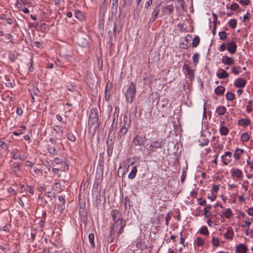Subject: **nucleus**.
<instances>
[{"label": "nucleus", "mask_w": 253, "mask_h": 253, "mask_svg": "<svg viewBox=\"0 0 253 253\" xmlns=\"http://www.w3.org/2000/svg\"><path fill=\"white\" fill-rule=\"evenodd\" d=\"M47 150L48 152L52 155L57 154L56 149L54 146L48 145L47 146Z\"/></svg>", "instance_id": "bb28decb"}, {"label": "nucleus", "mask_w": 253, "mask_h": 253, "mask_svg": "<svg viewBox=\"0 0 253 253\" xmlns=\"http://www.w3.org/2000/svg\"><path fill=\"white\" fill-rule=\"evenodd\" d=\"M226 111V108L224 106H220L217 107L215 110L216 113L218 115H223Z\"/></svg>", "instance_id": "5701e85b"}, {"label": "nucleus", "mask_w": 253, "mask_h": 253, "mask_svg": "<svg viewBox=\"0 0 253 253\" xmlns=\"http://www.w3.org/2000/svg\"><path fill=\"white\" fill-rule=\"evenodd\" d=\"M211 215V211H204V215L205 217L207 218L209 217Z\"/></svg>", "instance_id": "338daca9"}, {"label": "nucleus", "mask_w": 253, "mask_h": 253, "mask_svg": "<svg viewBox=\"0 0 253 253\" xmlns=\"http://www.w3.org/2000/svg\"><path fill=\"white\" fill-rule=\"evenodd\" d=\"M243 174L242 171L238 169H233L231 172L232 176L236 178H240Z\"/></svg>", "instance_id": "6ab92c4d"}, {"label": "nucleus", "mask_w": 253, "mask_h": 253, "mask_svg": "<svg viewBox=\"0 0 253 253\" xmlns=\"http://www.w3.org/2000/svg\"><path fill=\"white\" fill-rule=\"evenodd\" d=\"M136 91L135 85L133 82L130 83L125 93L126 99L127 103L131 104L133 102Z\"/></svg>", "instance_id": "20e7f679"}, {"label": "nucleus", "mask_w": 253, "mask_h": 253, "mask_svg": "<svg viewBox=\"0 0 253 253\" xmlns=\"http://www.w3.org/2000/svg\"><path fill=\"white\" fill-rule=\"evenodd\" d=\"M54 130L57 133H62L63 131L61 130V127L58 126H55L53 127Z\"/></svg>", "instance_id": "603ef678"}, {"label": "nucleus", "mask_w": 253, "mask_h": 253, "mask_svg": "<svg viewBox=\"0 0 253 253\" xmlns=\"http://www.w3.org/2000/svg\"><path fill=\"white\" fill-rule=\"evenodd\" d=\"M200 43V38L197 36L193 39L192 45L194 47H197Z\"/></svg>", "instance_id": "c9c22d12"}, {"label": "nucleus", "mask_w": 253, "mask_h": 253, "mask_svg": "<svg viewBox=\"0 0 253 253\" xmlns=\"http://www.w3.org/2000/svg\"><path fill=\"white\" fill-rule=\"evenodd\" d=\"M34 163H32V162H31L30 161H27L26 162L25 165H26V166L28 167H32L34 165Z\"/></svg>", "instance_id": "0e129e2a"}, {"label": "nucleus", "mask_w": 253, "mask_h": 253, "mask_svg": "<svg viewBox=\"0 0 253 253\" xmlns=\"http://www.w3.org/2000/svg\"><path fill=\"white\" fill-rule=\"evenodd\" d=\"M235 98V94L231 92H228L226 94V99L227 100L232 101Z\"/></svg>", "instance_id": "ea45409f"}, {"label": "nucleus", "mask_w": 253, "mask_h": 253, "mask_svg": "<svg viewBox=\"0 0 253 253\" xmlns=\"http://www.w3.org/2000/svg\"><path fill=\"white\" fill-rule=\"evenodd\" d=\"M145 137L137 135L133 139V143L135 146H142L144 144Z\"/></svg>", "instance_id": "6e6552de"}, {"label": "nucleus", "mask_w": 253, "mask_h": 253, "mask_svg": "<svg viewBox=\"0 0 253 253\" xmlns=\"http://www.w3.org/2000/svg\"><path fill=\"white\" fill-rule=\"evenodd\" d=\"M244 150L242 149L237 148L235 150V152L234 154V157L235 159L237 160H239L240 159L241 155L243 153Z\"/></svg>", "instance_id": "b1692460"}, {"label": "nucleus", "mask_w": 253, "mask_h": 253, "mask_svg": "<svg viewBox=\"0 0 253 253\" xmlns=\"http://www.w3.org/2000/svg\"><path fill=\"white\" fill-rule=\"evenodd\" d=\"M232 72L235 75L238 74L239 73L242 72L241 67L239 66H234L232 68Z\"/></svg>", "instance_id": "e433bc0d"}, {"label": "nucleus", "mask_w": 253, "mask_h": 253, "mask_svg": "<svg viewBox=\"0 0 253 253\" xmlns=\"http://www.w3.org/2000/svg\"><path fill=\"white\" fill-rule=\"evenodd\" d=\"M99 112L97 108H92L88 120V126L90 128L93 127L94 130L99 127Z\"/></svg>", "instance_id": "7ed1b4c3"}, {"label": "nucleus", "mask_w": 253, "mask_h": 253, "mask_svg": "<svg viewBox=\"0 0 253 253\" xmlns=\"http://www.w3.org/2000/svg\"><path fill=\"white\" fill-rule=\"evenodd\" d=\"M126 222L123 218H119L117 221H114L110 227V236L112 238L116 233L120 235L123 233L126 226Z\"/></svg>", "instance_id": "f03ea898"}, {"label": "nucleus", "mask_w": 253, "mask_h": 253, "mask_svg": "<svg viewBox=\"0 0 253 253\" xmlns=\"http://www.w3.org/2000/svg\"><path fill=\"white\" fill-rule=\"evenodd\" d=\"M16 113L19 116H21L23 114V110L20 107H18L16 109Z\"/></svg>", "instance_id": "bf43d9fd"}, {"label": "nucleus", "mask_w": 253, "mask_h": 253, "mask_svg": "<svg viewBox=\"0 0 253 253\" xmlns=\"http://www.w3.org/2000/svg\"><path fill=\"white\" fill-rule=\"evenodd\" d=\"M251 124V120L249 119H241L238 122V125L241 126H248Z\"/></svg>", "instance_id": "412c9836"}, {"label": "nucleus", "mask_w": 253, "mask_h": 253, "mask_svg": "<svg viewBox=\"0 0 253 253\" xmlns=\"http://www.w3.org/2000/svg\"><path fill=\"white\" fill-rule=\"evenodd\" d=\"M211 243L213 246L218 247L220 245V241L218 238L212 237L211 240Z\"/></svg>", "instance_id": "58836bf2"}, {"label": "nucleus", "mask_w": 253, "mask_h": 253, "mask_svg": "<svg viewBox=\"0 0 253 253\" xmlns=\"http://www.w3.org/2000/svg\"><path fill=\"white\" fill-rule=\"evenodd\" d=\"M228 132V129L226 126H222L219 129V133L221 135H227Z\"/></svg>", "instance_id": "7c9ffc66"}, {"label": "nucleus", "mask_w": 253, "mask_h": 253, "mask_svg": "<svg viewBox=\"0 0 253 253\" xmlns=\"http://www.w3.org/2000/svg\"><path fill=\"white\" fill-rule=\"evenodd\" d=\"M219 185H213L212 187L211 190V193L212 195L216 196V194H217L218 191L219 190Z\"/></svg>", "instance_id": "79ce46f5"}, {"label": "nucleus", "mask_w": 253, "mask_h": 253, "mask_svg": "<svg viewBox=\"0 0 253 253\" xmlns=\"http://www.w3.org/2000/svg\"><path fill=\"white\" fill-rule=\"evenodd\" d=\"M226 49L230 53H234L235 52L237 49L236 43L233 41L227 43Z\"/></svg>", "instance_id": "1a4fd4ad"}, {"label": "nucleus", "mask_w": 253, "mask_h": 253, "mask_svg": "<svg viewBox=\"0 0 253 253\" xmlns=\"http://www.w3.org/2000/svg\"><path fill=\"white\" fill-rule=\"evenodd\" d=\"M0 146L2 149H5L6 148L7 145H6V143L4 141L0 140Z\"/></svg>", "instance_id": "13d9d810"}, {"label": "nucleus", "mask_w": 253, "mask_h": 253, "mask_svg": "<svg viewBox=\"0 0 253 253\" xmlns=\"http://www.w3.org/2000/svg\"><path fill=\"white\" fill-rule=\"evenodd\" d=\"M252 103H253L252 100H249L248 101V105H247L246 106V111L248 113H251L253 111V108L251 107V105L252 104Z\"/></svg>", "instance_id": "49530a36"}, {"label": "nucleus", "mask_w": 253, "mask_h": 253, "mask_svg": "<svg viewBox=\"0 0 253 253\" xmlns=\"http://www.w3.org/2000/svg\"><path fill=\"white\" fill-rule=\"evenodd\" d=\"M131 120L125 116L123 119V125L117 132L116 139L120 145H122L126 138V134L130 126Z\"/></svg>", "instance_id": "f257e3e1"}, {"label": "nucleus", "mask_w": 253, "mask_h": 253, "mask_svg": "<svg viewBox=\"0 0 253 253\" xmlns=\"http://www.w3.org/2000/svg\"><path fill=\"white\" fill-rule=\"evenodd\" d=\"M59 204L57 206V209L61 213L65 210V199L63 196H58V197Z\"/></svg>", "instance_id": "0eeeda50"}, {"label": "nucleus", "mask_w": 253, "mask_h": 253, "mask_svg": "<svg viewBox=\"0 0 253 253\" xmlns=\"http://www.w3.org/2000/svg\"><path fill=\"white\" fill-rule=\"evenodd\" d=\"M169 100L168 98H164L161 101L162 107L164 108L168 104Z\"/></svg>", "instance_id": "3c124183"}, {"label": "nucleus", "mask_w": 253, "mask_h": 253, "mask_svg": "<svg viewBox=\"0 0 253 253\" xmlns=\"http://www.w3.org/2000/svg\"><path fill=\"white\" fill-rule=\"evenodd\" d=\"M196 65L190 66L189 64H184L183 71L187 78H190L192 80L195 78V71L196 70Z\"/></svg>", "instance_id": "423d86ee"}, {"label": "nucleus", "mask_w": 253, "mask_h": 253, "mask_svg": "<svg viewBox=\"0 0 253 253\" xmlns=\"http://www.w3.org/2000/svg\"><path fill=\"white\" fill-rule=\"evenodd\" d=\"M88 240L89 241V243L91 244V247L92 248H95V245L94 243V235L93 233H90L88 235Z\"/></svg>", "instance_id": "c756f323"}, {"label": "nucleus", "mask_w": 253, "mask_h": 253, "mask_svg": "<svg viewBox=\"0 0 253 253\" xmlns=\"http://www.w3.org/2000/svg\"><path fill=\"white\" fill-rule=\"evenodd\" d=\"M216 76L219 79H224L228 77V74L225 70L219 69L216 73Z\"/></svg>", "instance_id": "f3484780"}, {"label": "nucleus", "mask_w": 253, "mask_h": 253, "mask_svg": "<svg viewBox=\"0 0 253 253\" xmlns=\"http://www.w3.org/2000/svg\"><path fill=\"white\" fill-rule=\"evenodd\" d=\"M34 172L37 175H42V171L41 169L34 168Z\"/></svg>", "instance_id": "6e6d98bb"}, {"label": "nucleus", "mask_w": 253, "mask_h": 253, "mask_svg": "<svg viewBox=\"0 0 253 253\" xmlns=\"http://www.w3.org/2000/svg\"><path fill=\"white\" fill-rule=\"evenodd\" d=\"M234 232L233 229L229 227L227 229L226 232L224 234V237L226 239H231L232 240L234 237Z\"/></svg>", "instance_id": "a211bd4d"}, {"label": "nucleus", "mask_w": 253, "mask_h": 253, "mask_svg": "<svg viewBox=\"0 0 253 253\" xmlns=\"http://www.w3.org/2000/svg\"><path fill=\"white\" fill-rule=\"evenodd\" d=\"M225 87L222 85L217 86L214 89V92L216 94L220 95L224 93L225 91Z\"/></svg>", "instance_id": "4be33fe9"}, {"label": "nucleus", "mask_w": 253, "mask_h": 253, "mask_svg": "<svg viewBox=\"0 0 253 253\" xmlns=\"http://www.w3.org/2000/svg\"><path fill=\"white\" fill-rule=\"evenodd\" d=\"M6 39L11 42H12L13 37L10 34H7L5 35Z\"/></svg>", "instance_id": "4d7b16f0"}, {"label": "nucleus", "mask_w": 253, "mask_h": 253, "mask_svg": "<svg viewBox=\"0 0 253 253\" xmlns=\"http://www.w3.org/2000/svg\"><path fill=\"white\" fill-rule=\"evenodd\" d=\"M20 163L14 162L10 164V168L13 172L16 173L20 170Z\"/></svg>", "instance_id": "dca6fc26"}, {"label": "nucleus", "mask_w": 253, "mask_h": 253, "mask_svg": "<svg viewBox=\"0 0 253 253\" xmlns=\"http://www.w3.org/2000/svg\"><path fill=\"white\" fill-rule=\"evenodd\" d=\"M53 161L54 162V163H55L57 164H60L62 163V161L58 158H54Z\"/></svg>", "instance_id": "69168bd1"}, {"label": "nucleus", "mask_w": 253, "mask_h": 253, "mask_svg": "<svg viewBox=\"0 0 253 253\" xmlns=\"http://www.w3.org/2000/svg\"><path fill=\"white\" fill-rule=\"evenodd\" d=\"M29 4V2L28 0H17L16 3V5L19 7V5L23 4L24 5H28Z\"/></svg>", "instance_id": "4c0bfd02"}, {"label": "nucleus", "mask_w": 253, "mask_h": 253, "mask_svg": "<svg viewBox=\"0 0 253 253\" xmlns=\"http://www.w3.org/2000/svg\"><path fill=\"white\" fill-rule=\"evenodd\" d=\"M218 36L219 37V39L223 41L227 38V34L225 31H221L218 33Z\"/></svg>", "instance_id": "a19ab883"}, {"label": "nucleus", "mask_w": 253, "mask_h": 253, "mask_svg": "<svg viewBox=\"0 0 253 253\" xmlns=\"http://www.w3.org/2000/svg\"><path fill=\"white\" fill-rule=\"evenodd\" d=\"M250 139L249 134L247 132H244L241 136V141L243 142H247Z\"/></svg>", "instance_id": "f704fd0d"}, {"label": "nucleus", "mask_w": 253, "mask_h": 253, "mask_svg": "<svg viewBox=\"0 0 253 253\" xmlns=\"http://www.w3.org/2000/svg\"><path fill=\"white\" fill-rule=\"evenodd\" d=\"M239 201L240 202L245 203V199L243 195L238 197Z\"/></svg>", "instance_id": "774afa93"}, {"label": "nucleus", "mask_w": 253, "mask_h": 253, "mask_svg": "<svg viewBox=\"0 0 253 253\" xmlns=\"http://www.w3.org/2000/svg\"><path fill=\"white\" fill-rule=\"evenodd\" d=\"M225 156L224 155H222L221 156V160H222V162L223 163V164L225 165H228V162H227V161H228V159H225L224 157Z\"/></svg>", "instance_id": "e2e57ef3"}, {"label": "nucleus", "mask_w": 253, "mask_h": 253, "mask_svg": "<svg viewBox=\"0 0 253 253\" xmlns=\"http://www.w3.org/2000/svg\"><path fill=\"white\" fill-rule=\"evenodd\" d=\"M180 47L183 49H186L189 47L188 40H187L186 38H185L182 40V42H180Z\"/></svg>", "instance_id": "cd10ccee"}, {"label": "nucleus", "mask_w": 253, "mask_h": 253, "mask_svg": "<svg viewBox=\"0 0 253 253\" xmlns=\"http://www.w3.org/2000/svg\"><path fill=\"white\" fill-rule=\"evenodd\" d=\"M112 86H113V84L111 83H110V82H108L107 83H106V87H105V97H106V96H107V94L108 93V92H110L111 90L112 89Z\"/></svg>", "instance_id": "2f4dec72"}, {"label": "nucleus", "mask_w": 253, "mask_h": 253, "mask_svg": "<svg viewBox=\"0 0 253 253\" xmlns=\"http://www.w3.org/2000/svg\"><path fill=\"white\" fill-rule=\"evenodd\" d=\"M185 2L184 0H178L176 5L177 9H181L183 10L184 9Z\"/></svg>", "instance_id": "c85d7f7f"}, {"label": "nucleus", "mask_w": 253, "mask_h": 253, "mask_svg": "<svg viewBox=\"0 0 253 253\" xmlns=\"http://www.w3.org/2000/svg\"><path fill=\"white\" fill-rule=\"evenodd\" d=\"M111 217L114 221H117L119 218H122L119 211L117 210H113L111 212Z\"/></svg>", "instance_id": "4468645a"}, {"label": "nucleus", "mask_w": 253, "mask_h": 253, "mask_svg": "<svg viewBox=\"0 0 253 253\" xmlns=\"http://www.w3.org/2000/svg\"><path fill=\"white\" fill-rule=\"evenodd\" d=\"M248 251L247 247L243 244H241L236 246L235 253H246Z\"/></svg>", "instance_id": "f8f14e48"}, {"label": "nucleus", "mask_w": 253, "mask_h": 253, "mask_svg": "<svg viewBox=\"0 0 253 253\" xmlns=\"http://www.w3.org/2000/svg\"><path fill=\"white\" fill-rule=\"evenodd\" d=\"M199 57H200L199 54H198V53H195V54L193 55V62H194L195 63H197V62L199 61Z\"/></svg>", "instance_id": "8fccbe9b"}, {"label": "nucleus", "mask_w": 253, "mask_h": 253, "mask_svg": "<svg viewBox=\"0 0 253 253\" xmlns=\"http://www.w3.org/2000/svg\"><path fill=\"white\" fill-rule=\"evenodd\" d=\"M222 61L223 63H233V59L231 57H229L227 56H223L222 58Z\"/></svg>", "instance_id": "473e14b6"}, {"label": "nucleus", "mask_w": 253, "mask_h": 253, "mask_svg": "<svg viewBox=\"0 0 253 253\" xmlns=\"http://www.w3.org/2000/svg\"><path fill=\"white\" fill-rule=\"evenodd\" d=\"M159 12H160V6H159V5H157L155 7V8L154 9V10L152 13L151 17L150 18L149 21L151 22H154L156 20V19L158 18V15L159 14Z\"/></svg>", "instance_id": "9b49d317"}, {"label": "nucleus", "mask_w": 253, "mask_h": 253, "mask_svg": "<svg viewBox=\"0 0 253 253\" xmlns=\"http://www.w3.org/2000/svg\"><path fill=\"white\" fill-rule=\"evenodd\" d=\"M237 20L235 19H230L228 22L229 25L233 29L236 28L237 26Z\"/></svg>", "instance_id": "c03bdc74"}, {"label": "nucleus", "mask_w": 253, "mask_h": 253, "mask_svg": "<svg viewBox=\"0 0 253 253\" xmlns=\"http://www.w3.org/2000/svg\"><path fill=\"white\" fill-rule=\"evenodd\" d=\"M239 2L243 5H248L250 4V0H240Z\"/></svg>", "instance_id": "5fc2aeb1"}, {"label": "nucleus", "mask_w": 253, "mask_h": 253, "mask_svg": "<svg viewBox=\"0 0 253 253\" xmlns=\"http://www.w3.org/2000/svg\"><path fill=\"white\" fill-rule=\"evenodd\" d=\"M247 212L249 215L253 216V207L249 208L247 210Z\"/></svg>", "instance_id": "052dcab7"}, {"label": "nucleus", "mask_w": 253, "mask_h": 253, "mask_svg": "<svg viewBox=\"0 0 253 253\" xmlns=\"http://www.w3.org/2000/svg\"><path fill=\"white\" fill-rule=\"evenodd\" d=\"M136 247L141 250H144L147 248V246L144 242H139L136 243Z\"/></svg>", "instance_id": "a878e982"}, {"label": "nucleus", "mask_w": 253, "mask_h": 253, "mask_svg": "<svg viewBox=\"0 0 253 253\" xmlns=\"http://www.w3.org/2000/svg\"><path fill=\"white\" fill-rule=\"evenodd\" d=\"M162 10L163 15H170L174 11V6L172 4H169L166 6H163Z\"/></svg>", "instance_id": "9d476101"}, {"label": "nucleus", "mask_w": 253, "mask_h": 253, "mask_svg": "<svg viewBox=\"0 0 253 253\" xmlns=\"http://www.w3.org/2000/svg\"><path fill=\"white\" fill-rule=\"evenodd\" d=\"M137 172V167L136 166L133 167L132 169H131V171L130 172V173L128 174V178L129 179H133L135 177Z\"/></svg>", "instance_id": "393cba45"}, {"label": "nucleus", "mask_w": 253, "mask_h": 253, "mask_svg": "<svg viewBox=\"0 0 253 253\" xmlns=\"http://www.w3.org/2000/svg\"><path fill=\"white\" fill-rule=\"evenodd\" d=\"M223 214L226 218H230L232 215V212L230 209L228 208L225 210Z\"/></svg>", "instance_id": "72a5a7b5"}, {"label": "nucleus", "mask_w": 253, "mask_h": 253, "mask_svg": "<svg viewBox=\"0 0 253 253\" xmlns=\"http://www.w3.org/2000/svg\"><path fill=\"white\" fill-rule=\"evenodd\" d=\"M11 153L12 155V158L14 159H18L21 161L24 160V155H22L18 150L12 151Z\"/></svg>", "instance_id": "2eb2a0df"}, {"label": "nucleus", "mask_w": 253, "mask_h": 253, "mask_svg": "<svg viewBox=\"0 0 253 253\" xmlns=\"http://www.w3.org/2000/svg\"><path fill=\"white\" fill-rule=\"evenodd\" d=\"M67 137L69 140H70L72 142H75L76 141V137L72 133H69L67 135Z\"/></svg>", "instance_id": "09e8293b"}, {"label": "nucleus", "mask_w": 253, "mask_h": 253, "mask_svg": "<svg viewBox=\"0 0 253 253\" xmlns=\"http://www.w3.org/2000/svg\"><path fill=\"white\" fill-rule=\"evenodd\" d=\"M239 8L238 4L236 3H233L230 5V9L232 10H236Z\"/></svg>", "instance_id": "864d4df0"}, {"label": "nucleus", "mask_w": 253, "mask_h": 253, "mask_svg": "<svg viewBox=\"0 0 253 253\" xmlns=\"http://www.w3.org/2000/svg\"><path fill=\"white\" fill-rule=\"evenodd\" d=\"M226 48V44L225 45L224 43H222L220 45L219 47V50L220 51H223Z\"/></svg>", "instance_id": "680f3d73"}, {"label": "nucleus", "mask_w": 253, "mask_h": 253, "mask_svg": "<svg viewBox=\"0 0 253 253\" xmlns=\"http://www.w3.org/2000/svg\"><path fill=\"white\" fill-rule=\"evenodd\" d=\"M124 206L125 210L128 211H129L130 207L132 206L131 201L130 200L129 198L127 196L125 198Z\"/></svg>", "instance_id": "aec40b11"}, {"label": "nucleus", "mask_w": 253, "mask_h": 253, "mask_svg": "<svg viewBox=\"0 0 253 253\" xmlns=\"http://www.w3.org/2000/svg\"><path fill=\"white\" fill-rule=\"evenodd\" d=\"M195 243H196L197 246L199 247V246H201L203 245L204 242L202 238L198 237L196 239Z\"/></svg>", "instance_id": "a18cd8bd"}, {"label": "nucleus", "mask_w": 253, "mask_h": 253, "mask_svg": "<svg viewBox=\"0 0 253 253\" xmlns=\"http://www.w3.org/2000/svg\"><path fill=\"white\" fill-rule=\"evenodd\" d=\"M75 16L80 20H82L84 16L83 13L81 11H76L75 13Z\"/></svg>", "instance_id": "37998d69"}, {"label": "nucleus", "mask_w": 253, "mask_h": 253, "mask_svg": "<svg viewBox=\"0 0 253 253\" xmlns=\"http://www.w3.org/2000/svg\"><path fill=\"white\" fill-rule=\"evenodd\" d=\"M200 233L204 235H207L209 232L207 227H202L200 230Z\"/></svg>", "instance_id": "de8ad7c7"}, {"label": "nucleus", "mask_w": 253, "mask_h": 253, "mask_svg": "<svg viewBox=\"0 0 253 253\" xmlns=\"http://www.w3.org/2000/svg\"><path fill=\"white\" fill-rule=\"evenodd\" d=\"M246 84V81L242 78H238L234 83L236 87L239 88L244 87Z\"/></svg>", "instance_id": "ddd939ff"}, {"label": "nucleus", "mask_w": 253, "mask_h": 253, "mask_svg": "<svg viewBox=\"0 0 253 253\" xmlns=\"http://www.w3.org/2000/svg\"><path fill=\"white\" fill-rule=\"evenodd\" d=\"M164 144V140L162 139H158L156 140L152 141L149 144H147L145 148L149 151L153 152L156 149H162Z\"/></svg>", "instance_id": "39448f33"}]
</instances>
